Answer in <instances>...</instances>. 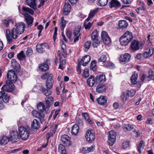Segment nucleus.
<instances>
[{
  "label": "nucleus",
  "instance_id": "obj_1",
  "mask_svg": "<svg viewBox=\"0 0 154 154\" xmlns=\"http://www.w3.org/2000/svg\"><path fill=\"white\" fill-rule=\"evenodd\" d=\"M29 128L27 127L25 128L23 126H21L18 128V131L20 138L24 140L27 139L29 136Z\"/></svg>",
  "mask_w": 154,
  "mask_h": 154
},
{
  "label": "nucleus",
  "instance_id": "obj_2",
  "mask_svg": "<svg viewBox=\"0 0 154 154\" xmlns=\"http://www.w3.org/2000/svg\"><path fill=\"white\" fill-rule=\"evenodd\" d=\"M32 115L38 119L42 124L45 122V115L42 112H39L36 110H33L32 112Z\"/></svg>",
  "mask_w": 154,
  "mask_h": 154
},
{
  "label": "nucleus",
  "instance_id": "obj_3",
  "mask_svg": "<svg viewBox=\"0 0 154 154\" xmlns=\"http://www.w3.org/2000/svg\"><path fill=\"white\" fill-rule=\"evenodd\" d=\"M108 143L109 145L112 146L116 141V134L113 130H112L108 133Z\"/></svg>",
  "mask_w": 154,
  "mask_h": 154
},
{
  "label": "nucleus",
  "instance_id": "obj_4",
  "mask_svg": "<svg viewBox=\"0 0 154 154\" xmlns=\"http://www.w3.org/2000/svg\"><path fill=\"white\" fill-rule=\"evenodd\" d=\"M98 36L97 31L94 30L92 32L91 36V40L93 41L92 45L94 48H97L100 42V40L98 38Z\"/></svg>",
  "mask_w": 154,
  "mask_h": 154
},
{
  "label": "nucleus",
  "instance_id": "obj_5",
  "mask_svg": "<svg viewBox=\"0 0 154 154\" xmlns=\"http://www.w3.org/2000/svg\"><path fill=\"white\" fill-rule=\"evenodd\" d=\"M49 48L48 45L45 43L38 44L36 47L37 51L40 53H44L45 52V49H48Z\"/></svg>",
  "mask_w": 154,
  "mask_h": 154
},
{
  "label": "nucleus",
  "instance_id": "obj_6",
  "mask_svg": "<svg viewBox=\"0 0 154 154\" xmlns=\"http://www.w3.org/2000/svg\"><path fill=\"white\" fill-rule=\"evenodd\" d=\"M7 78L11 81L14 82L17 80V76L14 71L11 69L8 71L7 74Z\"/></svg>",
  "mask_w": 154,
  "mask_h": 154
},
{
  "label": "nucleus",
  "instance_id": "obj_7",
  "mask_svg": "<svg viewBox=\"0 0 154 154\" xmlns=\"http://www.w3.org/2000/svg\"><path fill=\"white\" fill-rule=\"evenodd\" d=\"M85 137L87 140L90 143L94 140L95 136L94 134L91 130H88L86 131Z\"/></svg>",
  "mask_w": 154,
  "mask_h": 154
},
{
  "label": "nucleus",
  "instance_id": "obj_8",
  "mask_svg": "<svg viewBox=\"0 0 154 154\" xmlns=\"http://www.w3.org/2000/svg\"><path fill=\"white\" fill-rule=\"evenodd\" d=\"M9 139L13 142L18 141L20 140V136L17 131H12L10 133Z\"/></svg>",
  "mask_w": 154,
  "mask_h": 154
},
{
  "label": "nucleus",
  "instance_id": "obj_9",
  "mask_svg": "<svg viewBox=\"0 0 154 154\" xmlns=\"http://www.w3.org/2000/svg\"><path fill=\"white\" fill-rule=\"evenodd\" d=\"M14 89V85L12 82H9L8 83L6 82V84L2 88V91H5L8 92L12 91Z\"/></svg>",
  "mask_w": 154,
  "mask_h": 154
},
{
  "label": "nucleus",
  "instance_id": "obj_10",
  "mask_svg": "<svg viewBox=\"0 0 154 154\" xmlns=\"http://www.w3.org/2000/svg\"><path fill=\"white\" fill-rule=\"evenodd\" d=\"M37 108L38 111L41 112H43L44 111L46 113H48L50 112L48 108L45 107L44 103L42 102L39 103L37 106Z\"/></svg>",
  "mask_w": 154,
  "mask_h": 154
},
{
  "label": "nucleus",
  "instance_id": "obj_11",
  "mask_svg": "<svg viewBox=\"0 0 154 154\" xmlns=\"http://www.w3.org/2000/svg\"><path fill=\"white\" fill-rule=\"evenodd\" d=\"M60 140L62 143L64 144L66 146H69L71 145V143L70 141V138L67 135L64 134L61 137Z\"/></svg>",
  "mask_w": 154,
  "mask_h": 154
},
{
  "label": "nucleus",
  "instance_id": "obj_12",
  "mask_svg": "<svg viewBox=\"0 0 154 154\" xmlns=\"http://www.w3.org/2000/svg\"><path fill=\"white\" fill-rule=\"evenodd\" d=\"M101 36L103 42L106 44H108L110 42L111 39L107 32L103 31L102 32Z\"/></svg>",
  "mask_w": 154,
  "mask_h": 154
},
{
  "label": "nucleus",
  "instance_id": "obj_13",
  "mask_svg": "<svg viewBox=\"0 0 154 154\" xmlns=\"http://www.w3.org/2000/svg\"><path fill=\"white\" fill-rule=\"evenodd\" d=\"M140 47V44L139 42L137 40H133L131 44L130 48L133 51L139 50Z\"/></svg>",
  "mask_w": 154,
  "mask_h": 154
},
{
  "label": "nucleus",
  "instance_id": "obj_14",
  "mask_svg": "<svg viewBox=\"0 0 154 154\" xmlns=\"http://www.w3.org/2000/svg\"><path fill=\"white\" fill-rule=\"evenodd\" d=\"M15 29L20 34H22L25 31V23L23 22H21L17 23L15 25Z\"/></svg>",
  "mask_w": 154,
  "mask_h": 154
},
{
  "label": "nucleus",
  "instance_id": "obj_15",
  "mask_svg": "<svg viewBox=\"0 0 154 154\" xmlns=\"http://www.w3.org/2000/svg\"><path fill=\"white\" fill-rule=\"evenodd\" d=\"M90 60L91 57L90 56L85 55L82 57V59L80 60L79 63L83 66H85L90 62Z\"/></svg>",
  "mask_w": 154,
  "mask_h": 154
},
{
  "label": "nucleus",
  "instance_id": "obj_16",
  "mask_svg": "<svg viewBox=\"0 0 154 154\" xmlns=\"http://www.w3.org/2000/svg\"><path fill=\"white\" fill-rule=\"evenodd\" d=\"M53 75L50 74L48 77V78L46 82V88L51 89L52 87V85L54 82V80L52 79Z\"/></svg>",
  "mask_w": 154,
  "mask_h": 154
},
{
  "label": "nucleus",
  "instance_id": "obj_17",
  "mask_svg": "<svg viewBox=\"0 0 154 154\" xmlns=\"http://www.w3.org/2000/svg\"><path fill=\"white\" fill-rule=\"evenodd\" d=\"M81 28V26H77V27L75 28L73 32L74 36V43L78 41L79 39V37L80 35L79 33Z\"/></svg>",
  "mask_w": 154,
  "mask_h": 154
},
{
  "label": "nucleus",
  "instance_id": "obj_18",
  "mask_svg": "<svg viewBox=\"0 0 154 154\" xmlns=\"http://www.w3.org/2000/svg\"><path fill=\"white\" fill-rule=\"evenodd\" d=\"M95 79L96 82L98 83L103 84L106 80L105 75L102 74L97 75Z\"/></svg>",
  "mask_w": 154,
  "mask_h": 154
},
{
  "label": "nucleus",
  "instance_id": "obj_19",
  "mask_svg": "<svg viewBox=\"0 0 154 154\" xmlns=\"http://www.w3.org/2000/svg\"><path fill=\"white\" fill-rule=\"evenodd\" d=\"M10 97L4 91H0V99H2L3 102L6 103L9 100Z\"/></svg>",
  "mask_w": 154,
  "mask_h": 154
},
{
  "label": "nucleus",
  "instance_id": "obj_20",
  "mask_svg": "<svg viewBox=\"0 0 154 154\" xmlns=\"http://www.w3.org/2000/svg\"><path fill=\"white\" fill-rule=\"evenodd\" d=\"M109 7L110 8H119L121 7L120 2L117 0H111L109 2Z\"/></svg>",
  "mask_w": 154,
  "mask_h": 154
},
{
  "label": "nucleus",
  "instance_id": "obj_21",
  "mask_svg": "<svg viewBox=\"0 0 154 154\" xmlns=\"http://www.w3.org/2000/svg\"><path fill=\"white\" fill-rule=\"evenodd\" d=\"M11 65L15 71L18 72L19 71L20 69V65L15 59L11 60Z\"/></svg>",
  "mask_w": 154,
  "mask_h": 154
},
{
  "label": "nucleus",
  "instance_id": "obj_22",
  "mask_svg": "<svg viewBox=\"0 0 154 154\" xmlns=\"http://www.w3.org/2000/svg\"><path fill=\"white\" fill-rule=\"evenodd\" d=\"M131 55L129 54L125 53L124 55H121L119 58L120 62H125L128 61L130 59Z\"/></svg>",
  "mask_w": 154,
  "mask_h": 154
},
{
  "label": "nucleus",
  "instance_id": "obj_23",
  "mask_svg": "<svg viewBox=\"0 0 154 154\" xmlns=\"http://www.w3.org/2000/svg\"><path fill=\"white\" fill-rule=\"evenodd\" d=\"M31 127L32 129L36 131L40 127L39 122L36 119H34L31 124Z\"/></svg>",
  "mask_w": 154,
  "mask_h": 154
},
{
  "label": "nucleus",
  "instance_id": "obj_24",
  "mask_svg": "<svg viewBox=\"0 0 154 154\" xmlns=\"http://www.w3.org/2000/svg\"><path fill=\"white\" fill-rule=\"evenodd\" d=\"M128 25L127 22L125 20H119L118 23V26L120 29L126 28Z\"/></svg>",
  "mask_w": 154,
  "mask_h": 154
},
{
  "label": "nucleus",
  "instance_id": "obj_25",
  "mask_svg": "<svg viewBox=\"0 0 154 154\" xmlns=\"http://www.w3.org/2000/svg\"><path fill=\"white\" fill-rule=\"evenodd\" d=\"M54 99L52 97H47L45 98L46 108H49L53 102Z\"/></svg>",
  "mask_w": 154,
  "mask_h": 154
},
{
  "label": "nucleus",
  "instance_id": "obj_26",
  "mask_svg": "<svg viewBox=\"0 0 154 154\" xmlns=\"http://www.w3.org/2000/svg\"><path fill=\"white\" fill-rule=\"evenodd\" d=\"M51 89L45 88L43 86H41L40 88V90L42 91L45 96H48L51 94Z\"/></svg>",
  "mask_w": 154,
  "mask_h": 154
},
{
  "label": "nucleus",
  "instance_id": "obj_27",
  "mask_svg": "<svg viewBox=\"0 0 154 154\" xmlns=\"http://www.w3.org/2000/svg\"><path fill=\"white\" fill-rule=\"evenodd\" d=\"M121 36L126 38L130 42L133 38L132 33L128 31L126 32Z\"/></svg>",
  "mask_w": 154,
  "mask_h": 154
},
{
  "label": "nucleus",
  "instance_id": "obj_28",
  "mask_svg": "<svg viewBox=\"0 0 154 154\" xmlns=\"http://www.w3.org/2000/svg\"><path fill=\"white\" fill-rule=\"evenodd\" d=\"M36 0H26L27 5L34 10L37 9Z\"/></svg>",
  "mask_w": 154,
  "mask_h": 154
},
{
  "label": "nucleus",
  "instance_id": "obj_29",
  "mask_svg": "<svg viewBox=\"0 0 154 154\" xmlns=\"http://www.w3.org/2000/svg\"><path fill=\"white\" fill-rule=\"evenodd\" d=\"M106 87L104 84H100L97 85L96 87V91L97 92L100 93L105 91Z\"/></svg>",
  "mask_w": 154,
  "mask_h": 154
},
{
  "label": "nucleus",
  "instance_id": "obj_30",
  "mask_svg": "<svg viewBox=\"0 0 154 154\" xmlns=\"http://www.w3.org/2000/svg\"><path fill=\"white\" fill-rule=\"evenodd\" d=\"M97 100L98 104L102 105H105L107 103L106 97L103 96H101L97 98Z\"/></svg>",
  "mask_w": 154,
  "mask_h": 154
},
{
  "label": "nucleus",
  "instance_id": "obj_31",
  "mask_svg": "<svg viewBox=\"0 0 154 154\" xmlns=\"http://www.w3.org/2000/svg\"><path fill=\"white\" fill-rule=\"evenodd\" d=\"M98 10V8H95L92 10L90 11L88 17L86 20V21L88 22L97 13Z\"/></svg>",
  "mask_w": 154,
  "mask_h": 154
},
{
  "label": "nucleus",
  "instance_id": "obj_32",
  "mask_svg": "<svg viewBox=\"0 0 154 154\" xmlns=\"http://www.w3.org/2000/svg\"><path fill=\"white\" fill-rule=\"evenodd\" d=\"M79 130V127L78 125L76 124H75L72 127L71 133L72 134L76 135L77 134Z\"/></svg>",
  "mask_w": 154,
  "mask_h": 154
},
{
  "label": "nucleus",
  "instance_id": "obj_33",
  "mask_svg": "<svg viewBox=\"0 0 154 154\" xmlns=\"http://www.w3.org/2000/svg\"><path fill=\"white\" fill-rule=\"evenodd\" d=\"M70 5L69 3H66L64 5L63 11L64 14L67 15L68 14L70 10Z\"/></svg>",
  "mask_w": 154,
  "mask_h": 154
},
{
  "label": "nucleus",
  "instance_id": "obj_34",
  "mask_svg": "<svg viewBox=\"0 0 154 154\" xmlns=\"http://www.w3.org/2000/svg\"><path fill=\"white\" fill-rule=\"evenodd\" d=\"M6 37L7 41L9 44L11 43L13 41L11 37V34L10 30L8 29H7L6 32Z\"/></svg>",
  "mask_w": 154,
  "mask_h": 154
},
{
  "label": "nucleus",
  "instance_id": "obj_35",
  "mask_svg": "<svg viewBox=\"0 0 154 154\" xmlns=\"http://www.w3.org/2000/svg\"><path fill=\"white\" fill-rule=\"evenodd\" d=\"M120 44L122 45L126 46L130 42L126 38L121 36L119 38Z\"/></svg>",
  "mask_w": 154,
  "mask_h": 154
},
{
  "label": "nucleus",
  "instance_id": "obj_36",
  "mask_svg": "<svg viewBox=\"0 0 154 154\" xmlns=\"http://www.w3.org/2000/svg\"><path fill=\"white\" fill-rule=\"evenodd\" d=\"M95 82L94 79V76L91 75L87 80V83L88 85L90 87H92L93 86Z\"/></svg>",
  "mask_w": 154,
  "mask_h": 154
},
{
  "label": "nucleus",
  "instance_id": "obj_37",
  "mask_svg": "<svg viewBox=\"0 0 154 154\" xmlns=\"http://www.w3.org/2000/svg\"><path fill=\"white\" fill-rule=\"evenodd\" d=\"M18 34H20L15 28H13L11 30V35L12 38L14 39H16L18 37Z\"/></svg>",
  "mask_w": 154,
  "mask_h": 154
},
{
  "label": "nucleus",
  "instance_id": "obj_38",
  "mask_svg": "<svg viewBox=\"0 0 154 154\" xmlns=\"http://www.w3.org/2000/svg\"><path fill=\"white\" fill-rule=\"evenodd\" d=\"M39 69L42 71L45 72L49 69L48 65L46 63H42L39 65Z\"/></svg>",
  "mask_w": 154,
  "mask_h": 154
},
{
  "label": "nucleus",
  "instance_id": "obj_39",
  "mask_svg": "<svg viewBox=\"0 0 154 154\" xmlns=\"http://www.w3.org/2000/svg\"><path fill=\"white\" fill-rule=\"evenodd\" d=\"M138 75L137 74H134L132 75L131 78V82L132 85L137 84Z\"/></svg>",
  "mask_w": 154,
  "mask_h": 154
},
{
  "label": "nucleus",
  "instance_id": "obj_40",
  "mask_svg": "<svg viewBox=\"0 0 154 154\" xmlns=\"http://www.w3.org/2000/svg\"><path fill=\"white\" fill-rule=\"evenodd\" d=\"M9 138L7 137L3 136L0 140V144L2 145H5L9 141Z\"/></svg>",
  "mask_w": 154,
  "mask_h": 154
},
{
  "label": "nucleus",
  "instance_id": "obj_41",
  "mask_svg": "<svg viewBox=\"0 0 154 154\" xmlns=\"http://www.w3.org/2000/svg\"><path fill=\"white\" fill-rule=\"evenodd\" d=\"M25 20L28 25L29 26L31 25L33 23V18L29 15L25 17Z\"/></svg>",
  "mask_w": 154,
  "mask_h": 154
},
{
  "label": "nucleus",
  "instance_id": "obj_42",
  "mask_svg": "<svg viewBox=\"0 0 154 154\" xmlns=\"http://www.w3.org/2000/svg\"><path fill=\"white\" fill-rule=\"evenodd\" d=\"M108 2V0H99L97 3V5L101 7L106 5Z\"/></svg>",
  "mask_w": 154,
  "mask_h": 154
},
{
  "label": "nucleus",
  "instance_id": "obj_43",
  "mask_svg": "<svg viewBox=\"0 0 154 154\" xmlns=\"http://www.w3.org/2000/svg\"><path fill=\"white\" fill-rule=\"evenodd\" d=\"M133 128V125L130 124H128L124 125L123 127V129L125 131H131Z\"/></svg>",
  "mask_w": 154,
  "mask_h": 154
},
{
  "label": "nucleus",
  "instance_id": "obj_44",
  "mask_svg": "<svg viewBox=\"0 0 154 154\" xmlns=\"http://www.w3.org/2000/svg\"><path fill=\"white\" fill-rule=\"evenodd\" d=\"M144 142L142 140L140 141L138 147L137 148V150L139 153H141V151L142 150L145 146Z\"/></svg>",
  "mask_w": 154,
  "mask_h": 154
},
{
  "label": "nucleus",
  "instance_id": "obj_45",
  "mask_svg": "<svg viewBox=\"0 0 154 154\" xmlns=\"http://www.w3.org/2000/svg\"><path fill=\"white\" fill-rule=\"evenodd\" d=\"M128 98V97L126 94V92H123L121 95V100L123 103H125L126 100H127Z\"/></svg>",
  "mask_w": 154,
  "mask_h": 154
},
{
  "label": "nucleus",
  "instance_id": "obj_46",
  "mask_svg": "<svg viewBox=\"0 0 154 154\" xmlns=\"http://www.w3.org/2000/svg\"><path fill=\"white\" fill-rule=\"evenodd\" d=\"M91 43L90 41H87L84 45V50L86 52L88 50L90 47Z\"/></svg>",
  "mask_w": 154,
  "mask_h": 154
},
{
  "label": "nucleus",
  "instance_id": "obj_47",
  "mask_svg": "<svg viewBox=\"0 0 154 154\" xmlns=\"http://www.w3.org/2000/svg\"><path fill=\"white\" fill-rule=\"evenodd\" d=\"M17 57L20 60H23L25 57V55L23 51H21L19 54H17Z\"/></svg>",
  "mask_w": 154,
  "mask_h": 154
},
{
  "label": "nucleus",
  "instance_id": "obj_48",
  "mask_svg": "<svg viewBox=\"0 0 154 154\" xmlns=\"http://www.w3.org/2000/svg\"><path fill=\"white\" fill-rule=\"evenodd\" d=\"M61 26H60V28L61 30H63L65 28L66 24V22L64 19V17H61Z\"/></svg>",
  "mask_w": 154,
  "mask_h": 154
},
{
  "label": "nucleus",
  "instance_id": "obj_49",
  "mask_svg": "<svg viewBox=\"0 0 154 154\" xmlns=\"http://www.w3.org/2000/svg\"><path fill=\"white\" fill-rule=\"evenodd\" d=\"M135 93L136 91L134 90H131L126 92V94L128 97L129 96L131 97L134 96L135 95Z\"/></svg>",
  "mask_w": 154,
  "mask_h": 154
},
{
  "label": "nucleus",
  "instance_id": "obj_50",
  "mask_svg": "<svg viewBox=\"0 0 154 154\" xmlns=\"http://www.w3.org/2000/svg\"><path fill=\"white\" fill-rule=\"evenodd\" d=\"M58 150L60 153H62L64 152H65L66 150L65 147L63 144H60L59 146Z\"/></svg>",
  "mask_w": 154,
  "mask_h": 154
},
{
  "label": "nucleus",
  "instance_id": "obj_51",
  "mask_svg": "<svg viewBox=\"0 0 154 154\" xmlns=\"http://www.w3.org/2000/svg\"><path fill=\"white\" fill-rule=\"evenodd\" d=\"M22 9L24 11L27 12L31 15H33L34 14L33 11L32 9L29 8L23 7L22 8Z\"/></svg>",
  "mask_w": 154,
  "mask_h": 154
},
{
  "label": "nucleus",
  "instance_id": "obj_52",
  "mask_svg": "<svg viewBox=\"0 0 154 154\" xmlns=\"http://www.w3.org/2000/svg\"><path fill=\"white\" fill-rule=\"evenodd\" d=\"M129 141H124L122 143V147L124 149H126L129 147Z\"/></svg>",
  "mask_w": 154,
  "mask_h": 154
},
{
  "label": "nucleus",
  "instance_id": "obj_53",
  "mask_svg": "<svg viewBox=\"0 0 154 154\" xmlns=\"http://www.w3.org/2000/svg\"><path fill=\"white\" fill-rule=\"evenodd\" d=\"M96 63L95 60H93L91 63L90 68L93 71L96 70Z\"/></svg>",
  "mask_w": 154,
  "mask_h": 154
},
{
  "label": "nucleus",
  "instance_id": "obj_54",
  "mask_svg": "<svg viewBox=\"0 0 154 154\" xmlns=\"http://www.w3.org/2000/svg\"><path fill=\"white\" fill-rule=\"evenodd\" d=\"M107 57L105 55H102L98 59V61L99 62H104L106 60Z\"/></svg>",
  "mask_w": 154,
  "mask_h": 154
},
{
  "label": "nucleus",
  "instance_id": "obj_55",
  "mask_svg": "<svg viewBox=\"0 0 154 154\" xmlns=\"http://www.w3.org/2000/svg\"><path fill=\"white\" fill-rule=\"evenodd\" d=\"M146 7L145 6V5L143 3L142 4V6L137 8L136 9V11L138 13H140L139 11L140 10L145 11L146 9Z\"/></svg>",
  "mask_w": 154,
  "mask_h": 154
},
{
  "label": "nucleus",
  "instance_id": "obj_56",
  "mask_svg": "<svg viewBox=\"0 0 154 154\" xmlns=\"http://www.w3.org/2000/svg\"><path fill=\"white\" fill-rule=\"evenodd\" d=\"M61 46L62 51L63 53L64 54L66 53V46L65 45L64 43V42L63 41H62L61 42Z\"/></svg>",
  "mask_w": 154,
  "mask_h": 154
},
{
  "label": "nucleus",
  "instance_id": "obj_57",
  "mask_svg": "<svg viewBox=\"0 0 154 154\" xmlns=\"http://www.w3.org/2000/svg\"><path fill=\"white\" fill-rule=\"evenodd\" d=\"M43 29V26L42 25H39L37 26V29L39 30L38 34V37L41 35V33Z\"/></svg>",
  "mask_w": 154,
  "mask_h": 154
},
{
  "label": "nucleus",
  "instance_id": "obj_58",
  "mask_svg": "<svg viewBox=\"0 0 154 154\" xmlns=\"http://www.w3.org/2000/svg\"><path fill=\"white\" fill-rule=\"evenodd\" d=\"M32 49L30 48H28L26 52V54L28 56H29L31 55L32 53Z\"/></svg>",
  "mask_w": 154,
  "mask_h": 154
},
{
  "label": "nucleus",
  "instance_id": "obj_59",
  "mask_svg": "<svg viewBox=\"0 0 154 154\" xmlns=\"http://www.w3.org/2000/svg\"><path fill=\"white\" fill-rule=\"evenodd\" d=\"M86 20L83 23V26L84 27H85V28L86 29H89L90 28L91 25V23L90 22H89L88 23V24L87 25H86Z\"/></svg>",
  "mask_w": 154,
  "mask_h": 154
},
{
  "label": "nucleus",
  "instance_id": "obj_60",
  "mask_svg": "<svg viewBox=\"0 0 154 154\" xmlns=\"http://www.w3.org/2000/svg\"><path fill=\"white\" fill-rule=\"evenodd\" d=\"M82 115L84 117L85 119L87 120H88V121H89V117L88 116V114L87 112H83L82 113Z\"/></svg>",
  "mask_w": 154,
  "mask_h": 154
},
{
  "label": "nucleus",
  "instance_id": "obj_61",
  "mask_svg": "<svg viewBox=\"0 0 154 154\" xmlns=\"http://www.w3.org/2000/svg\"><path fill=\"white\" fill-rule=\"evenodd\" d=\"M49 75L50 74H49L48 73L46 72L41 76V78L42 79H45L47 78L48 77Z\"/></svg>",
  "mask_w": 154,
  "mask_h": 154
},
{
  "label": "nucleus",
  "instance_id": "obj_62",
  "mask_svg": "<svg viewBox=\"0 0 154 154\" xmlns=\"http://www.w3.org/2000/svg\"><path fill=\"white\" fill-rule=\"evenodd\" d=\"M154 52V48H150L149 50V51L148 52L150 56H151L153 54Z\"/></svg>",
  "mask_w": 154,
  "mask_h": 154
},
{
  "label": "nucleus",
  "instance_id": "obj_63",
  "mask_svg": "<svg viewBox=\"0 0 154 154\" xmlns=\"http://www.w3.org/2000/svg\"><path fill=\"white\" fill-rule=\"evenodd\" d=\"M133 0H122V2L124 4H129L131 3Z\"/></svg>",
  "mask_w": 154,
  "mask_h": 154
},
{
  "label": "nucleus",
  "instance_id": "obj_64",
  "mask_svg": "<svg viewBox=\"0 0 154 154\" xmlns=\"http://www.w3.org/2000/svg\"><path fill=\"white\" fill-rule=\"evenodd\" d=\"M83 75L84 76L85 78L88 77L89 76V73L87 69L84 70Z\"/></svg>",
  "mask_w": 154,
  "mask_h": 154
}]
</instances>
